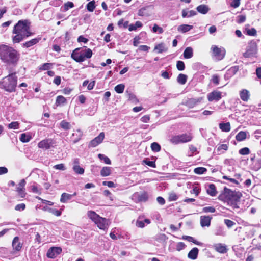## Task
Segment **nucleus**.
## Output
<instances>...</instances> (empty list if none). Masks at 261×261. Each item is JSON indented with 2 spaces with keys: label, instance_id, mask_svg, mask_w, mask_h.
<instances>
[{
  "label": "nucleus",
  "instance_id": "1",
  "mask_svg": "<svg viewBox=\"0 0 261 261\" xmlns=\"http://www.w3.org/2000/svg\"><path fill=\"white\" fill-rule=\"evenodd\" d=\"M20 56L19 52L13 47L4 44L0 45V59L6 65H16Z\"/></svg>",
  "mask_w": 261,
  "mask_h": 261
},
{
  "label": "nucleus",
  "instance_id": "2",
  "mask_svg": "<svg viewBox=\"0 0 261 261\" xmlns=\"http://www.w3.org/2000/svg\"><path fill=\"white\" fill-rule=\"evenodd\" d=\"M30 22L27 20H19L14 27L12 40L14 43H18L24 39L33 35L30 30Z\"/></svg>",
  "mask_w": 261,
  "mask_h": 261
},
{
  "label": "nucleus",
  "instance_id": "3",
  "mask_svg": "<svg viewBox=\"0 0 261 261\" xmlns=\"http://www.w3.org/2000/svg\"><path fill=\"white\" fill-rule=\"evenodd\" d=\"M242 196L241 192L232 191L226 187H225L219 195L218 199L230 206L233 210L239 208L238 203L240 198Z\"/></svg>",
  "mask_w": 261,
  "mask_h": 261
},
{
  "label": "nucleus",
  "instance_id": "4",
  "mask_svg": "<svg viewBox=\"0 0 261 261\" xmlns=\"http://www.w3.org/2000/svg\"><path fill=\"white\" fill-rule=\"evenodd\" d=\"M92 51L90 48H77L71 54V58L77 62H82L92 56Z\"/></svg>",
  "mask_w": 261,
  "mask_h": 261
},
{
  "label": "nucleus",
  "instance_id": "5",
  "mask_svg": "<svg viewBox=\"0 0 261 261\" xmlns=\"http://www.w3.org/2000/svg\"><path fill=\"white\" fill-rule=\"evenodd\" d=\"M87 216L91 219L97 227L102 230H106L109 226V220L105 218L100 217L93 211H88Z\"/></svg>",
  "mask_w": 261,
  "mask_h": 261
},
{
  "label": "nucleus",
  "instance_id": "6",
  "mask_svg": "<svg viewBox=\"0 0 261 261\" xmlns=\"http://www.w3.org/2000/svg\"><path fill=\"white\" fill-rule=\"evenodd\" d=\"M17 79L15 73L10 74L4 79L1 85L8 92L15 91L17 85Z\"/></svg>",
  "mask_w": 261,
  "mask_h": 261
},
{
  "label": "nucleus",
  "instance_id": "7",
  "mask_svg": "<svg viewBox=\"0 0 261 261\" xmlns=\"http://www.w3.org/2000/svg\"><path fill=\"white\" fill-rule=\"evenodd\" d=\"M192 139L190 134H184L171 137L170 141L174 144L186 143L189 142Z\"/></svg>",
  "mask_w": 261,
  "mask_h": 261
},
{
  "label": "nucleus",
  "instance_id": "8",
  "mask_svg": "<svg viewBox=\"0 0 261 261\" xmlns=\"http://www.w3.org/2000/svg\"><path fill=\"white\" fill-rule=\"evenodd\" d=\"M211 49L212 51V56L216 60H222L225 55L226 51L224 48L219 47L216 45H212Z\"/></svg>",
  "mask_w": 261,
  "mask_h": 261
},
{
  "label": "nucleus",
  "instance_id": "9",
  "mask_svg": "<svg viewBox=\"0 0 261 261\" xmlns=\"http://www.w3.org/2000/svg\"><path fill=\"white\" fill-rule=\"evenodd\" d=\"M62 249L60 247H52L47 250L46 256L49 258H55L61 253Z\"/></svg>",
  "mask_w": 261,
  "mask_h": 261
},
{
  "label": "nucleus",
  "instance_id": "10",
  "mask_svg": "<svg viewBox=\"0 0 261 261\" xmlns=\"http://www.w3.org/2000/svg\"><path fill=\"white\" fill-rule=\"evenodd\" d=\"M148 199V196L146 192H143L141 193H135L133 195V199L135 200L136 202H146Z\"/></svg>",
  "mask_w": 261,
  "mask_h": 261
},
{
  "label": "nucleus",
  "instance_id": "11",
  "mask_svg": "<svg viewBox=\"0 0 261 261\" xmlns=\"http://www.w3.org/2000/svg\"><path fill=\"white\" fill-rule=\"evenodd\" d=\"M209 101H219L222 98V92L217 90H214L207 95Z\"/></svg>",
  "mask_w": 261,
  "mask_h": 261
},
{
  "label": "nucleus",
  "instance_id": "12",
  "mask_svg": "<svg viewBox=\"0 0 261 261\" xmlns=\"http://www.w3.org/2000/svg\"><path fill=\"white\" fill-rule=\"evenodd\" d=\"M54 144L53 141L51 139H44L38 144V147L40 148L47 150L50 148Z\"/></svg>",
  "mask_w": 261,
  "mask_h": 261
},
{
  "label": "nucleus",
  "instance_id": "13",
  "mask_svg": "<svg viewBox=\"0 0 261 261\" xmlns=\"http://www.w3.org/2000/svg\"><path fill=\"white\" fill-rule=\"evenodd\" d=\"M105 138V134L103 132H101L99 135L91 140L89 143V146L94 147L97 146L98 144L101 143L103 140Z\"/></svg>",
  "mask_w": 261,
  "mask_h": 261
},
{
  "label": "nucleus",
  "instance_id": "14",
  "mask_svg": "<svg viewBox=\"0 0 261 261\" xmlns=\"http://www.w3.org/2000/svg\"><path fill=\"white\" fill-rule=\"evenodd\" d=\"M153 11V8L152 6H147L141 8L139 12L140 16H147L152 15Z\"/></svg>",
  "mask_w": 261,
  "mask_h": 261
},
{
  "label": "nucleus",
  "instance_id": "15",
  "mask_svg": "<svg viewBox=\"0 0 261 261\" xmlns=\"http://www.w3.org/2000/svg\"><path fill=\"white\" fill-rule=\"evenodd\" d=\"M12 246L13 249L15 251H20L22 248V245L19 241L18 237H15L13 240Z\"/></svg>",
  "mask_w": 261,
  "mask_h": 261
},
{
  "label": "nucleus",
  "instance_id": "16",
  "mask_svg": "<svg viewBox=\"0 0 261 261\" xmlns=\"http://www.w3.org/2000/svg\"><path fill=\"white\" fill-rule=\"evenodd\" d=\"M256 53V45H252L247 48V50L244 53L243 56L245 58H250L255 55Z\"/></svg>",
  "mask_w": 261,
  "mask_h": 261
},
{
  "label": "nucleus",
  "instance_id": "17",
  "mask_svg": "<svg viewBox=\"0 0 261 261\" xmlns=\"http://www.w3.org/2000/svg\"><path fill=\"white\" fill-rule=\"evenodd\" d=\"M212 217L208 216H201L200 217V225L202 227H209L211 224Z\"/></svg>",
  "mask_w": 261,
  "mask_h": 261
},
{
  "label": "nucleus",
  "instance_id": "18",
  "mask_svg": "<svg viewBox=\"0 0 261 261\" xmlns=\"http://www.w3.org/2000/svg\"><path fill=\"white\" fill-rule=\"evenodd\" d=\"M168 50V48L164 43H161L156 45L154 48V51L158 54H161L166 52Z\"/></svg>",
  "mask_w": 261,
  "mask_h": 261
},
{
  "label": "nucleus",
  "instance_id": "19",
  "mask_svg": "<svg viewBox=\"0 0 261 261\" xmlns=\"http://www.w3.org/2000/svg\"><path fill=\"white\" fill-rule=\"evenodd\" d=\"M214 248L216 251L220 253H225L227 251L226 246L221 243L216 244L214 245Z\"/></svg>",
  "mask_w": 261,
  "mask_h": 261
},
{
  "label": "nucleus",
  "instance_id": "20",
  "mask_svg": "<svg viewBox=\"0 0 261 261\" xmlns=\"http://www.w3.org/2000/svg\"><path fill=\"white\" fill-rule=\"evenodd\" d=\"M41 40L40 37H37L28 41L22 44V46L26 48L31 47L38 43Z\"/></svg>",
  "mask_w": 261,
  "mask_h": 261
},
{
  "label": "nucleus",
  "instance_id": "21",
  "mask_svg": "<svg viewBox=\"0 0 261 261\" xmlns=\"http://www.w3.org/2000/svg\"><path fill=\"white\" fill-rule=\"evenodd\" d=\"M150 220L149 219H145L144 220H141V217H139L136 221V225L139 228H144L145 227V223L147 224L150 223Z\"/></svg>",
  "mask_w": 261,
  "mask_h": 261
},
{
  "label": "nucleus",
  "instance_id": "22",
  "mask_svg": "<svg viewBox=\"0 0 261 261\" xmlns=\"http://www.w3.org/2000/svg\"><path fill=\"white\" fill-rule=\"evenodd\" d=\"M241 99L244 101H247L250 97V93L248 90L243 89L240 92Z\"/></svg>",
  "mask_w": 261,
  "mask_h": 261
},
{
  "label": "nucleus",
  "instance_id": "23",
  "mask_svg": "<svg viewBox=\"0 0 261 261\" xmlns=\"http://www.w3.org/2000/svg\"><path fill=\"white\" fill-rule=\"evenodd\" d=\"M207 194L211 196H215L217 193L216 189V187L214 184H211L208 185V187L206 190Z\"/></svg>",
  "mask_w": 261,
  "mask_h": 261
},
{
  "label": "nucleus",
  "instance_id": "24",
  "mask_svg": "<svg viewBox=\"0 0 261 261\" xmlns=\"http://www.w3.org/2000/svg\"><path fill=\"white\" fill-rule=\"evenodd\" d=\"M199 250L197 248H193L188 254V258L191 259H195L197 258Z\"/></svg>",
  "mask_w": 261,
  "mask_h": 261
},
{
  "label": "nucleus",
  "instance_id": "25",
  "mask_svg": "<svg viewBox=\"0 0 261 261\" xmlns=\"http://www.w3.org/2000/svg\"><path fill=\"white\" fill-rule=\"evenodd\" d=\"M184 57L185 59H190L193 56V49L191 47H187L184 51Z\"/></svg>",
  "mask_w": 261,
  "mask_h": 261
},
{
  "label": "nucleus",
  "instance_id": "26",
  "mask_svg": "<svg viewBox=\"0 0 261 261\" xmlns=\"http://www.w3.org/2000/svg\"><path fill=\"white\" fill-rule=\"evenodd\" d=\"M208 7L205 5H200L197 7V10L202 14H205L209 11Z\"/></svg>",
  "mask_w": 261,
  "mask_h": 261
},
{
  "label": "nucleus",
  "instance_id": "27",
  "mask_svg": "<svg viewBox=\"0 0 261 261\" xmlns=\"http://www.w3.org/2000/svg\"><path fill=\"white\" fill-rule=\"evenodd\" d=\"M193 28V27L188 24H182L178 27V31L182 33H186Z\"/></svg>",
  "mask_w": 261,
  "mask_h": 261
},
{
  "label": "nucleus",
  "instance_id": "28",
  "mask_svg": "<svg viewBox=\"0 0 261 261\" xmlns=\"http://www.w3.org/2000/svg\"><path fill=\"white\" fill-rule=\"evenodd\" d=\"M72 197V195L66 193H63L61 195L60 202L62 203H66L67 201L70 200Z\"/></svg>",
  "mask_w": 261,
  "mask_h": 261
},
{
  "label": "nucleus",
  "instance_id": "29",
  "mask_svg": "<svg viewBox=\"0 0 261 261\" xmlns=\"http://www.w3.org/2000/svg\"><path fill=\"white\" fill-rule=\"evenodd\" d=\"M219 128L223 132H228L230 130V124L229 122L220 123L219 124Z\"/></svg>",
  "mask_w": 261,
  "mask_h": 261
},
{
  "label": "nucleus",
  "instance_id": "30",
  "mask_svg": "<svg viewBox=\"0 0 261 261\" xmlns=\"http://www.w3.org/2000/svg\"><path fill=\"white\" fill-rule=\"evenodd\" d=\"M111 173V168L110 167H104L100 171V174L102 176H108Z\"/></svg>",
  "mask_w": 261,
  "mask_h": 261
},
{
  "label": "nucleus",
  "instance_id": "31",
  "mask_svg": "<svg viewBox=\"0 0 261 261\" xmlns=\"http://www.w3.org/2000/svg\"><path fill=\"white\" fill-rule=\"evenodd\" d=\"M187 80V76L182 73L179 74L177 78V82L181 85H184L186 83Z\"/></svg>",
  "mask_w": 261,
  "mask_h": 261
},
{
  "label": "nucleus",
  "instance_id": "32",
  "mask_svg": "<svg viewBox=\"0 0 261 261\" xmlns=\"http://www.w3.org/2000/svg\"><path fill=\"white\" fill-rule=\"evenodd\" d=\"M31 138L29 133H23L21 134L20 140L22 142H28L30 141Z\"/></svg>",
  "mask_w": 261,
  "mask_h": 261
},
{
  "label": "nucleus",
  "instance_id": "33",
  "mask_svg": "<svg viewBox=\"0 0 261 261\" xmlns=\"http://www.w3.org/2000/svg\"><path fill=\"white\" fill-rule=\"evenodd\" d=\"M246 138V133L244 131H240L236 136V139L238 141H242L245 140Z\"/></svg>",
  "mask_w": 261,
  "mask_h": 261
},
{
  "label": "nucleus",
  "instance_id": "34",
  "mask_svg": "<svg viewBox=\"0 0 261 261\" xmlns=\"http://www.w3.org/2000/svg\"><path fill=\"white\" fill-rule=\"evenodd\" d=\"M66 102V98L62 95L58 96L56 98V105L57 106H59L61 105L64 104Z\"/></svg>",
  "mask_w": 261,
  "mask_h": 261
},
{
  "label": "nucleus",
  "instance_id": "35",
  "mask_svg": "<svg viewBox=\"0 0 261 261\" xmlns=\"http://www.w3.org/2000/svg\"><path fill=\"white\" fill-rule=\"evenodd\" d=\"M252 169L254 171H258L261 168V160H257L251 165Z\"/></svg>",
  "mask_w": 261,
  "mask_h": 261
},
{
  "label": "nucleus",
  "instance_id": "36",
  "mask_svg": "<svg viewBox=\"0 0 261 261\" xmlns=\"http://www.w3.org/2000/svg\"><path fill=\"white\" fill-rule=\"evenodd\" d=\"M228 146L226 144L218 145L217 147V151L220 153H224V151L227 150Z\"/></svg>",
  "mask_w": 261,
  "mask_h": 261
},
{
  "label": "nucleus",
  "instance_id": "37",
  "mask_svg": "<svg viewBox=\"0 0 261 261\" xmlns=\"http://www.w3.org/2000/svg\"><path fill=\"white\" fill-rule=\"evenodd\" d=\"M46 211H47L49 213L53 214V215L56 216H60L61 215V212L58 210L54 209L52 208H49L48 207H45L44 208Z\"/></svg>",
  "mask_w": 261,
  "mask_h": 261
},
{
  "label": "nucleus",
  "instance_id": "38",
  "mask_svg": "<svg viewBox=\"0 0 261 261\" xmlns=\"http://www.w3.org/2000/svg\"><path fill=\"white\" fill-rule=\"evenodd\" d=\"M200 101L193 98L188 100L186 102V105L189 108H193Z\"/></svg>",
  "mask_w": 261,
  "mask_h": 261
},
{
  "label": "nucleus",
  "instance_id": "39",
  "mask_svg": "<svg viewBox=\"0 0 261 261\" xmlns=\"http://www.w3.org/2000/svg\"><path fill=\"white\" fill-rule=\"evenodd\" d=\"M182 239L187 240L189 242H191L194 243L195 244L197 245H200L201 243L196 240H195L194 238L191 236H182Z\"/></svg>",
  "mask_w": 261,
  "mask_h": 261
},
{
  "label": "nucleus",
  "instance_id": "40",
  "mask_svg": "<svg viewBox=\"0 0 261 261\" xmlns=\"http://www.w3.org/2000/svg\"><path fill=\"white\" fill-rule=\"evenodd\" d=\"M239 70V66H234L231 67L229 70H228L227 74L230 75L231 76L234 75L237 71Z\"/></svg>",
  "mask_w": 261,
  "mask_h": 261
},
{
  "label": "nucleus",
  "instance_id": "41",
  "mask_svg": "<svg viewBox=\"0 0 261 261\" xmlns=\"http://www.w3.org/2000/svg\"><path fill=\"white\" fill-rule=\"evenodd\" d=\"M60 126L62 128H63L64 130H68L71 128V125L70 124L66 121L65 120H62L60 123Z\"/></svg>",
  "mask_w": 261,
  "mask_h": 261
},
{
  "label": "nucleus",
  "instance_id": "42",
  "mask_svg": "<svg viewBox=\"0 0 261 261\" xmlns=\"http://www.w3.org/2000/svg\"><path fill=\"white\" fill-rule=\"evenodd\" d=\"M215 234L216 236H225L226 235V232L224 230V228L223 227L219 226L216 228Z\"/></svg>",
  "mask_w": 261,
  "mask_h": 261
},
{
  "label": "nucleus",
  "instance_id": "43",
  "mask_svg": "<svg viewBox=\"0 0 261 261\" xmlns=\"http://www.w3.org/2000/svg\"><path fill=\"white\" fill-rule=\"evenodd\" d=\"M142 27V23L140 21H137L134 24H130L129 26L128 30L129 31H135L138 28Z\"/></svg>",
  "mask_w": 261,
  "mask_h": 261
},
{
  "label": "nucleus",
  "instance_id": "44",
  "mask_svg": "<svg viewBox=\"0 0 261 261\" xmlns=\"http://www.w3.org/2000/svg\"><path fill=\"white\" fill-rule=\"evenodd\" d=\"M73 169L74 171L79 174H83L84 173V168L81 167L78 165H75L73 166Z\"/></svg>",
  "mask_w": 261,
  "mask_h": 261
},
{
  "label": "nucleus",
  "instance_id": "45",
  "mask_svg": "<svg viewBox=\"0 0 261 261\" xmlns=\"http://www.w3.org/2000/svg\"><path fill=\"white\" fill-rule=\"evenodd\" d=\"M125 88L124 85L121 84L115 87V90L118 93H122Z\"/></svg>",
  "mask_w": 261,
  "mask_h": 261
},
{
  "label": "nucleus",
  "instance_id": "46",
  "mask_svg": "<svg viewBox=\"0 0 261 261\" xmlns=\"http://www.w3.org/2000/svg\"><path fill=\"white\" fill-rule=\"evenodd\" d=\"M98 156L100 160H103L104 162L106 164L108 165H110L111 164V160L109 159V158L105 156V155L102 154H99L98 155Z\"/></svg>",
  "mask_w": 261,
  "mask_h": 261
},
{
  "label": "nucleus",
  "instance_id": "47",
  "mask_svg": "<svg viewBox=\"0 0 261 261\" xmlns=\"http://www.w3.org/2000/svg\"><path fill=\"white\" fill-rule=\"evenodd\" d=\"M207 171L206 169L204 167H197L194 169V172L197 174H202Z\"/></svg>",
  "mask_w": 261,
  "mask_h": 261
},
{
  "label": "nucleus",
  "instance_id": "48",
  "mask_svg": "<svg viewBox=\"0 0 261 261\" xmlns=\"http://www.w3.org/2000/svg\"><path fill=\"white\" fill-rule=\"evenodd\" d=\"M245 32L247 35L249 36H255L256 35V31L254 28L246 29Z\"/></svg>",
  "mask_w": 261,
  "mask_h": 261
},
{
  "label": "nucleus",
  "instance_id": "49",
  "mask_svg": "<svg viewBox=\"0 0 261 261\" xmlns=\"http://www.w3.org/2000/svg\"><path fill=\"white\" fill-rule=\"evenodd\" d=\"M26 182L24 179H22L19 183L18 187H17V191H20L21 190H24V186Z\"/></svg>",
  "mask_w": 261,
  "mask_h": 261
},
{
  "label": "nucleus",
  "instance_id": "50",
  "mask_svg": "<svg viewBox=\"0 0 261 261\" xmlns=\"http://www.w3.org/2000/svg\"><path fill=\"white\" fill-rule=\"evenodd\" d=\"M151 148L154 151L158 152L161 150L160 145L156 142H153L151 145Z\"/></svg>",
  "mask_w": 261,
  "mask_h": 261
},
{
  "label": "nucleus",
  "instance_id": "51",
  "mask_svg": "<svg viewBox=\"0 0 261 261\" xmlns=\"http://www.w3.org/2000/svg\"><path fill=\"white\" fill-rule=\"evenodd\" d=\"M51 63H44L42 66H41L39 69L40 70H47L51 68V67L52 66Z\"/></svg>",
  "mask_w": 261,
  "mask_h": 261
},
{
  "label": "nucleus",
  "instance_id": "52",
  "mask_svg": "<svg viewBox=\"0 0 261 261\" xmlns=\"http://www.w3.org/2000/svg\"><path fill=\"white\" fill-rule=\"evenodd\" d=\"M19 123L17 121H14L10 123L8 125V127L10 129H18L19 128Z\"/></svg>",
  "mask_w": 261,
  "mask_h": 261
},
{
  "label": "nucleus",
  "instance_id": "53",
  "mask_svg": "<svg viewBox=\"0 0 261 261\" xmlns=\"http://www.w3.org/2000/svg\"><path fill=\"white\" fill-rule=\"evenodd\" d=\"M176 67L178 70L182 71L185 69V66L183 61H178L176 63Z\"/></svg>",
  "mask_w": 261,
  "mask_h": 261
},
{
  "label": "nucleus",
  "instance_id": "54",
  "mask_svg": "<svg viewBox=\"0 0 261 261\" xmlns=\"http://www.w3.org/2000/svg\"><path fill=\"white\" fill-rule=\"evenodd\" d=\"M169 200L170 201H176L178 199V196L174 192H171L169 195Z\"/></svg>",
  "mask_w": 261,
  "mask_h": 261
},
{
  "label": "nucleus",
  "instance_id": "55",
  "mask_svg": "<svg viewBox=\"0 0 261 261\" xmlns=\"http://www.w3.org/2000/svg\"><path fill=\"white\" fill-rule=\"evenodd\" d=\"M87 9L91 12H92L95 8V2L91 1L89 2L87 5Z\"/></svg>",
  "mask_w": 261,
  "mask_h": 261
},
{
  "label": "nucleus",
  "instance_id": "56",
  "mask_svg": "<svg viewBox=\"0 0 261 261\" xmlns=\"http://www.w3.org/2000/svg\"><path fill=\"white\" fill-rule=\"evenodd\" d=\"M239 152L241 155H247L250 153V150L248 147H244L240 149Z\"/></svg>",
  "mask_w": 261,
  "mask_h": 261
},
{
  "label": "nucleus",
  "instance_id": "57",
  "mask_svg": "<svg viewBox=\"0 0 261 261\" xmlns=\"http://www.w3.org/2000/svg\"><path fill=\"white\" fill-rule=\"evenodd\" d=\"M241 0H230V5L233 8H237L240 6Z\"/></svg>",
  "mask_w": 261,
  "mask_h": 261
},
{
  "label": "nucleus",
  "instance_id": "58",
  "mask_svg": "<svg viewBox=\"0 0 261 261\" xmlns=\"http://www.w3.org/2000/svg\"><path fill=\"white\" fill-rule=\"evenodd\" d=\"M152 31L154 33L158 32L159 34H161L163 32V30L162 28L155 24L152 28Z\"/></svg>",
  "mask_w": 261,
  "mask_h": 261
},
{
  "label": "nucleus",
  "instance_id": "59",
  "mask_svg": "<svg viewBox=\"0 0 261 261\" xmlns=\"http://www.w3.org/2000/svg\"><path fill=\"white\" fill-rule=\"evenodd\" d=\"M215 208L213 206H207L203 208V212L204 213H214Z\"/></svg>",
  "mask_w": 261,
  "mask_h": 261
},
{
  "label": "nucleus",
  "instance_id": "60",
  "mask_svg": "<svg viewBox=\"0 0 261 261\" xmlns=\"http://www.w3.org/2000/svg\"><path fill=\"white\" fill-rule=\"evenodd\" d=\"M74 5L72 2H68L64 5V10L67 11L69 8H71L73 7Z\"/></svg>",
  "mask_w": 261,
  "mask_h": 261
},
{
  "label": "nucleus",
  "instance_id": "61",
  "mask_svg": "<svg viewBox=\"0 0 261 261\" xmlns=\"http://www.w3.org/2000/svg\"><path fill=\"white\" fill-rule=\"evenodd\" d=\"M186 247V245L183 242H179L177 244L176 249L177 251H179L184 249Z\"/></svg>",
  "mask_w": 261,
  "mask_h": 261
},
{
  "label": "nucleus",
  "instance_id": "62",
  "mask_svg": "<svg viewBox=\"0 0 261 261\" xmlns=\"http://www.w3.org/2000/svg\"><path fill=\"white\" fill-rule=\"evenodd\" d=\"M220 79L218 75L215 74L213 75L212 79V82L215 84L216 85H217L219 83Z\"/></svg>",
  "mask_w": 261,
  "mask_h": 261
},
{
  "label": "nucleus",
  "instance_id": "63",
  "mask_svg": "<svg viewBox=\"0 0 261 261\" xmlns=\"http://www.w3.org/2000/svg\"><path fill=\"white\" fill-rule=\"evenodd\" d=\"M224 223L226 224V225L228 228H231L232 226H233L234 225H235V223L229 219H225L224 220Z\"/></svg>",
  "mask_w": 261,
  "mask_h": 261
},
{
  "label": "nucleus",
  "instance_id": "64",
  "mask_svg": "<svg viewBox=\"0 0 261 261\" xmlns=\"http://www.w3.org/2000/svg\"><path fill=\"white\" fill-rule=\"evenodd\" d=\"M54 168L57 170L64 171L66 170V167L63 164H60L56 165L54 166Z\"/></svg>",
  "mask_w": 261,
  "mask_h": 261
}]
</instances>
